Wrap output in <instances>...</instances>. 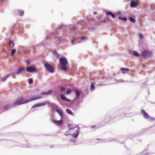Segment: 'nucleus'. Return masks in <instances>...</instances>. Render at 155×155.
<instances>
[{"mask_svg": "<svg viewBox=\"0 0 155 155\" xmlns=\"http://www.w3.org/2000/svg\"><path fill=\"white\" fill-rule=\"evenodd\" d=\"M141 112L143 114V117L145 118L149 117V115L146 113L145 110L143 109L141 110Z\"/></svg>", "mask_w": 155, "mask_h": 155, "instance_id": "1a4fd4ad", "label": "nucleus"}, {"mask_svg": "<svg viewBox=\"0 0 155 155\" xmlns=\"http://www.w3.org/2000/svg\"><path fill=\"white\" fill-rule=\"evenodd\" d=\"M42 97L41 96H38L37 97H32L30 99H25L22 96L16 100L13 104V107L16 106L18 105L22 104L27 103L32 100H34L39 98H41Z\"/></svg>", "mask_w": 155, "mask_h": 155, "instance_id": "f257e3e1", "label": "nucleus"}, {"mask_svg": "<svg viewBox=\"0 0 155 155\" xmlns=\"http://www.w3.org/2000/svg\"><path fill=\"white\" fill-rule=\"evenodd\" d=\"M133 54L134 56L136 57H139L140 56L139 54L136 51H134L133 52Z\"/></svg>", "mask_w": 155, "mask_h": 155, "instance_id": "4be33fe9", "label": "nucleus"}, {"mask_svg": "<svg viewBox=\"0 0 155 155\" xmlns=\"http://www.w3.org/2000/svg\"><path fill=\"white\" fill-rule=\"evenodd\" d=\"M94 14L95 15V14H96V12H94Z\"/></svg>", "mask_w": 155, "mask_h": 155, "instance_id": "a19ab883", "label": "nucleus"}, {"mask_svg": "<svg viewBox=\"0 0 155 155\" xmlns=\"http://www.w3.org/2000/svg\"><path fill=\"white\" fill-rule=\"evenodd\" d=\"M112 13L110 12H106V15H111L112 14Z\"/></svg>", "mask_w": 155, "mask_h": 155, "instance_id": "c756f323", "label": "nucleus"}, {"mask_svg": "<svg viewBox=\"0 0 155 155\" xmlns=\"http://www.w3.org/2000/svg\"><path fill=\"white\" fill-rule=\"evenodd\" d=\"M45 66L46 68L50 73H53L54 72L53 67L49 64H46Z\"/></svg>", "mask_w": 155, "mask_h": 155, "instance_id": "20e7f679", "label": "nucleus"}, {"mask_svg": "<svg viewBox=\"0 0 155 155\" xmlns=\"http://www.w3.org/2000/svg\"><path fill=\"white\" fill-rule=\"evenodd\" d=\"M129 19H130V21L133 22V23H134L135 22V19H134V18H129Z\"/></svg>", "mask_w": 155, "mask_h": 155, "instance_id": "bb28decb", "label": "nucleus"}, {"mask_svg": "<svg viewBox=\"0 0 155 155\" xmlns=\"http://www.w3.org/2000/svg\"><path fill=\"white\" fill-rule=\"evenodd\" d=\"M139 1H131L130 2V7L131 8L136 7L139 3Z\"/></svg>", "mask_w": 155, "mask_h": 155, "instance_id": "423d86ee", "label": "nucleus"}, {"mask_svg": "<svg viewBox=\"0 0 155 155\" xmlns=\"http://www.w3.org/2000/svg\"><path fill=\"white\" fill-rule=\"evenodd\" d=\"M15 52L16 50L15 49H12L11 50V56H12Z\"/></svg>", "mask_w": 155, "mask_h": 155, "instance_id": "393cba45", "label": "nucleus"}, {"mask_svg": "<svg viewBox=\"0 0 155 155\" xmlns=\"http://www.w3.org/2000/svg\"><path fill=\"white\" fill-rule=\"evenodd\" d=\"M8 77V76H7L6 77H5V78H2V81H5L7 79V78Z\"/></svg>", "mask_w": 155, "mask_h": 155, "instance_id": "72a5a7b5", "label": "nucleus"}, {"mask_svg": "<svg viewBox=\"0 0 155 155\" xmlns=\"http://www.w3.org/2000/svg\"><path fill=\"white\" fill-rule=\"evenodd\" d=\"M66 111L68 114L70 115H72L73 116H74V114L71 110L69 109H67L66 110Z\"/></svg>", "mask_w": 155, "mask_h": 155, "instance_id": "f3484780", "label": "nucleus"}, {"mask_svg": "<svg viewBox=\"0 0 155 155\" xmlns=\"http://www.w3.org/2000/svg\"><path fill=\"white\" fill-rule=\"evenodd\" d=\"M24 68L23 67H21L16 72V74L18 75L21 74L22 72L24 70Z\"/></svg>", "mask_w": 155, "mask_h": 155, "instance_id": "ddd939ff", "label": "nucleus"}, {"mask_svg": "<svg viewBox=\"0 0 155 155\" xmlns=\"http://www.w3.org/2000/svg\"><path fill=\"white\" fill-rule=\"evenodd\" d=\"M47 103L46 104H48V105L52 107H56V105L53 103H51V102H49L48 101H47Z\"/></svg>", "mask_w": 155, "mask_h": 155, "instance_id": "2eb2a0df", "label": "nucleus"}, {"mask_svg": "<svg viewBox=\"0 0 155 155\" xmlns=\"http://www.w3.org/2000/svg\"><path fill=\"white\" fill-rule=\"evenodd\" d=\"M65 91V88L63 87H62L61 88L60 91L61 92H64Z\"/></svg>", "mask_w": 155, "mask_h": 155, "instance_id": "cd10ccee", "label": "nucleus"}, {"mask_svg": "<svg viewBox=\"0 0 155 155\" xmlns=\"http://www.w3.org/2000/svg\"><path fill=\"white\" fill-rule=\"evenodd\" d=\"M33 83V80L31 78L29 79V84H31Z\"/></svg>", "mask_w": 155, "mask_h": 155, "instance_id": "c85d7f7f", "label": "nucleus"}, {"mask_svg": "<svg viewBox=\"0 0 155 155\" xmlns=\"http://www.w3.org/2000/svg\"><path fill=\"white\" fill-rule=\"evenodd\" d=\"M111 16L113 18H115V16L114 14H113L112 13L111 15Z\"/></svg>", "mask_w": 155, "mask_h": 155, "instance_id": "e433bc0d", "label": "nucleus"}, {"mask_svg": "<svg viewBox=\"0 0 155 155\" xmlns=\"http://www.w3.org/2000/svg\"><path fill=\"white\" fill-rule=\"evenodd\" d=\"M94 89V84L93 83H91V91H93Z\"/></svg>", "mask_w": 155, "mask_h": 155, "instance_id": "5701e85b", "label": "nucleus"}, {"mask_svg": "<svg viewBox=\"0 0 155 155\" xmlns=\"http://www.w3.org/2000/svg\"><path fill=\"white\" fill-rule=\"evenodd\" d=\"M11 107L8 104H6L4 106V109L5 110H7L10 109Z\"/></svg>", "mask_w": 155, "mask_h": 155, "instance_id": "aec40b11", "label": "nucleus"}, {"mask_svg": "<svg viewBox=\"0 0 155 155\" xmlns=\"http://www.w3.org/2000/svg\"><path fill=\"white\" fill-rule=\"evenodd\" d=\"M47 102H45L44 103H38L37 104H36L33 107V108H34L37 107H39L41 106H44L46 104V103H47Z\"/></svg>", "mask_w": 155, "mask_h": 155, "instance_id": "6e6552de", "label": "nucleus"}, {"mask_svg": "<svg viewBox=\"0 0 155 155\" xmlns=\"http://www.w3.org/2000/svg\"><path fill=\"white\" fill-rule=\"evenodd\" d=\"M59 62L61 64L60 67L61 69L63 71H66L67 69L66 67V65L68 64L67 59L64 58H60L59 59Z\"/></svg>", "mask_w": 155, "mask_h": 155, "instance_id": "f03ea898", "label": "nucleus"}, {"mask_svg": "<svg viewBox=\"0 0 155 155\" xmlns=\"http://www.w3.org/2000/svg\"><path fill=\"white\" fill-rule=\"evenodd\" d=\"M70 134V132L68 131L66 132L65 133V135L66 136L69 135Z\"/></svg>", "mask_w": 155, "mask_h": 155, "instance_id": "f704fd0d", "label": "nucleus"}, {"mask_svg": "<svg viewBox=\"0 0 155 155\" xmlns=\"http://www.w3.org/2000/svg\"><path fill=\"white\" fill-rule=\"evenodd\" d=\"M18 13L19 15L20 16H22L24 14V12L23 10H18Z\"/></svg>", "mask_w": 155, "mask_h": 155, "instance_id": "a211bd4d", "label": "nucleus"}, {"mask_svg": "<svg viewBox=\"0 0 155 155\" xmlns=\"http://www.w3.org/2000/svg\"><path fill=\"white\" fill-rule=\"evenodd\" d=\"M119 19H122V18H121L120 17H119Z\"/></svg>", "mask_w": 155, "mask_h": 155, "instance_id": "ea45409f", "label": "nucleus"}, {"mask_svg": "<svg viewBox=\"0 0 155 155\" xmlns=\"http://www.w3.org/2000/svg\"><path fill=\"white\" fill-rule=\"evenodd\" d=\"M56 112L58 113L61 117L63 116V114L62 111L61 110L57 109L56 110Z\"/></svg>", "mask_w": 155, "mask_h": 155, "instance_id": "6ab92c4d", "label": "nucleus"}, {"mask_svg": "<svg viewBox=\"0 0 155 155\" xmlns=\"http://www.w3.org/2000/svg\"><path fill=\"white\" fill-rule=\"evenodd\" d=\"M60 97L61 99L63 100H65L68 102L70 101V100L68 99H66L65 97L63 94H61L60 95Z\"/></svg>", "mask_w": 155, "mask_h": 155, "instance_id": "4468645a", "label": "nucleus"}, {"mask_svg": "<svg viewBox=\"0 0 155 155\" xmlns=\"http://www.w3.org/2000/svg\"><path fill=\"white\" fill-rule=\"evenodd\" d=\"M53 122L55 124L58 125H61L63 123L62 120L61 119V120L59 121L54 120L53 121Z\"/></svg>", "mask_w": 155, "mask_h": 155, "instance_id": "9d476101", "label": "nucleus"}, {"mask_svg": "<svg viewBox=\"0 0 155 155\" xmlns=\"http://www.w3.org/2000/svg\"><path fill=\"white\" fill-rule=\"evenodd\" d=\"M8 77V76H7L6 77H5V78H2V81H5L7 79V78Z\"/></svg>", "mask_w": 155, "mask_h": 155, "instance_id": "473e14b6", "label": "nucleus"}, {"mask_svg": "<svg viewBox=\"0 0 155 155\" xmlns=\"http://www.w3.org/2000/svg\"><path fill=\"white\" fill-rule=\"evenodd\" d=\"M71 92V89H69L67 90L66 94H70Z\"/></svg>", "mask_w": 155, "mask_h": 155, "instance_id": "a878e982", "label": "nucleus"}, {"mask_svg": "<svg viewBox=\"0 0 155 155\" xmlns=\"http://www.w3.org/2000/svg\"><path fill=\"white\" fill-rule=\"evenodd\" d=\"M75 41V40L74 39H72L71 40V42L73 43V42H74Z\"/></svg>", "mask_w": 155, "mask_h": 155, "instance_id": "58836bf2", "label": "nucleus"}, {"mask_svg": "<svg viewBox=\"0 0 155 155\" xmlns=\"http://www.w3.org/2000/svg\"><path fill=\"white\" fill-rule=\"evenodd\" d=\"M148 118H149L150 121H155V118L150 116Z\"/></svg>", "mask_w": 155, "mask_h": 155, "instance_id": "b1692460", "label": "nucleus"}, {"mask_svg": "<svg viewBox=\"0 0 155 155\" xmlns=\"http://www.w3.org/2000/svg\"><path fill=\"white\" fill-rule=\"evenodd\" d=\"M151 55V53L150 51L147 50H143L141 53L142 56L146 58L150 57Z\"/></svg>", "mask_w": 155, "mask_h": 155, "instance_id": "7ed1b4c3", "label": "nucleus"}, {"mask_svg": "<svg viewBox=\"0 0 155 155\" xmlns=\"http://www.w3.org/2000/svg\"><path fill=\"white\" fill-rule=\"evenodd\" d=\"M79 130H76V133L74 134L73 136V137L74 138H76L79 134L78 131Z\"/></svg>", "mask_w": 155, "mask_h": 155, "instance_id": "412c9836", "label": "nucleus"}, {"mask_svg": "<svg viewBox=\"0 0 155 155\" xmlns=\"http://www.w3.org/2000/svg\"><path fill=\"white\" fill-rule=\"evenodd\" d=\"M122 20H124V21H125L127 19L126 18H122Z\"/></svg>", "mask_w": 155, "mask_h": 155, "instance_id": "4c0bfd02", "label": "nucleus"}, {"mask_svg": "<svg viewBox=\"0 0 155 155\" xmlns=\"http://www.w3.org/2000/svg\"><path fill=\"white\" fill-rule=\"evenodd\" d=\"M75 93L77 96L78 97L80 95V92L79 91H76Z\"/></svg>", "mask_w": 155, "mask_h": 155, "instance_id": "7c9ffc66", "label": "nucleus"}, {"mask_svg": "<svg viewBox=\"0 0 155 155\" xmlns=\"http://www.w3.org/2000/svg\"><path fill=\"white\" fill-rule=\"evenodd\" d=\"M26 70L27 72H35L36 68L35 67L33 66H28L26 68Z\"/></svg>", "mask_w": 155, "mask_h": 155, "instance_id": "39448f33", "label": "nucleus"}, {"mask_svg": "<svg viewBox=\"0 0 155 155\" xmlns=\"http://www.w3.org/2000/svg\"><path fill=\"white\" fill-rule=\"evenodd\" d=\"M69 128L70 130H73L74 129H76V130H79V127L75 125H69Z\"/></svg>", "mask_w": 155, "mask_h": 155, "instance_id": "0eeeda50", "label": "nucleus"}, {"mask_svg": "<svg viewBox=\"0 0 155 155\" xmlns=\"http://www.w3.org/2000/svg\"><path fill=\"white\" fill-rule=\"evenodd\" d=\"M52 93V91L50 90L48 91L47 92H42L41 94L44 95H49L50 94Z\"/></svg>", "mask_w": 155, "mask_h": 155, "instance_id": "9b49d317", "label": "nucleus"}, {"mask_svg": "<svg viewBox=\"0 0 155 155\" xmlns=\"http://www.w3.org/2000/svg\"><path fill=\"white\" fill-rule=\"evenodd\" d=\"M9 45H10L11 48H12L14 47L15 44L13 41H12L11 40H10L9 41Z\"/></svg>", "mask_w": 155, "mask_h": 155, "instance_id": "dca6fc26", "label": "nucleus"}, {"mask_svg": "<svg viewBox=\"0 0 155 155\" xmlns=\"http://www.w3.org/2000/svg\"><path fill=\"white\" fill-rule=\"evenodd\" d=\"M120 70L121 71H122L123 74H124L125 73L128 71H129V69L128 68H122L120 69Z\"/></svg>", "mask_w": 155, "mask_h": 155, "instance_id": "f8f14e48", "label": "nucleus"}, {"mask_svg": "<svg viewBox=\"0 0 155 155\" xmlns=\"http://www.w3.org/2000/svg\"><path fill=\"white\" fill-rule=\"evenodd\" d=\"M139 36L141 38L143 39V35L142 34L140 33L139 34Z\"/></svg>", "mask_w": 155, "mask_h": 155, "instance_id": "c9c22d12", "label": "nucleus"}, {"mask_svg": "<svg viewBox=\"0 0 155 155\" xmlns=\"http://www.w3.org/2000/svg\"><path fill=\"white\" fill-rule=\"evenodd\" d=\"M80 38L81 40H83L84 39H87V38L86 37L83 36L80 37Z\"/></svg>", "mask_w": 155, "mask_h": 155, "instance_id": "2f4dec72", "label": "nucleus"}]
</instances>
